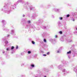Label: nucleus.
<instances>
[{
	"instance_id": "obj_6",
	"label": "nucleus",
	"mask_w": 77,
	"mask_h": 77,
	"mask_svg": "<svg viewBox=\"0 0 77 77\" xmlns=\"http://www.w3.org/2000/svg\"><path fill=\"white\" fill-rule=\"evenodd\" d=\"M28 54H30L31 53V52L29 51L28 52Z\"/></svg>"
},
{
	"instance_id": "obj_2",
	"label": "nucleus",
	"mask_w": 77,
	"mask_h": 77,
	"mask_svg": "<svg viewBox=\"0 0 77 77\" xmlns=\"http://www.w3.org/2000/svg\"><path fill=\"white\" fill-rule=\"evenodd\" d=\"M14 46H12L11 48V50H13V49H14Z\"/></svg>"
},
{
	"instance_id": "obj_11",
	"label": "nucleus",
	"mask_w": 77,
	"mask_h": 77,
	"mask_svg": "<svg viewBox=\"0 0 77 77\" xmlns=\"http://www.w3.org/2000/svg\"><path fill=\"white\" fill-rule=\"evenodd\" d=\"M59 33L60 34H62V31H60L59 32Z\"/></svg>"
},
{
	"instance_id": "obj_13",
	"label": "nucleus",
	"mask_w": 77,
	"mask_h": 77,
	"mask_svg": "<svg viewBox=\"0 0 77 77\" xmlns=\"http://www.w3.org/2000/svg\"><path fill=\"white\" fill-rule=\"evenodd\" d=\"M60 20H62V17H60Z\"/></svg>"
},
{
	"instance_id": "obj_9",
	"label": "nucleus",
	"mask_w": 77,
	"mask_h": 77,
	"mask_svg": "<svg viewBox=\"0 0 77 77\" xmlns=\"http://www.w3.org/2000/svg\"><path fill=\"white\" fill-rule=\"evenodd\" d=\"M16 49H18V46L17 45L16 46Z\"/></svg>"
},
{
	"instance_id": "obj_14",
	"label": "nucleus",
	"mask_w": 77,
	"mask_h": 77,
	"mask_svg": "<svg viewBox=\"0 0 77 77\" xmlns=\"http://www.w3.org/2000/svg\"><path fill=\"white\" fill-rule=\"evenodd\" d=\"M6 50H7V51H8V50H9V49L7 48Z\"/></svg>"
},
{
	"instance_id": "obj_12",
	"label": "nucleus",
	"mask_w": 77,
	"mask_h": 77,
	"mask_svg": "<svg viewBox=\"0 0 77 77\" xmlns=\"http://www.w3.org/2000/svg\"><path fill=\"white\" fill-rule=\"evenodd\" d=\"M43 56H47V55H46L45 54H44L43 55Z\"/></svg>"
},
{
	"instance_id": "obj_3",
	"label": "nucleus",
	"mask_w": 77,
	"mask_h": 77,
	"mask_svg": "<svg viewBox=\"0 0 77 77\" xmlns=\"http://www.w3.org/2000/svg\"><path fill=\"white\" fill-rule=\"evenodd\" d=\"M32 44H35V42L33 41H32Z\"/></svg>"
},
{
	"instance_id": "obj_16",
	"label": "nucleus",
	"mask_w": 77,
	"mask_h": 77,
	"mask_svg": "<svg viewBox=\"0 0 77 77\" xmlns=\"http://www.w3.org/2000/svg\"><path fill=\"white\" fill-rule=\"evenodd\" d=\"M55 38H57V35H55Z\"/></svg>"
},
{
	"instance_id": "obj_20",
	"label": "nucleus",
	"mask_w": 77,
	"mask_h": 77,
	"mask_svg": "<svg viewBox=\"0 0 77 77\" xmlns=\"http://www.w3.org/2000/svg\"><path fill=\"white\" fill-rule=\"evenodd\" d=\"M45 77H46V76H45Z\"/></svg>"
},
{
	"instance_id": "obj_15",
	"label": "nucleus",
	"mask_w": 77,
	"mask_h": 77,
	"mask_svg": "<svg viewBox=\"0 0 77 77\" xmlns=\"http://www.w3.org/2000/svg\"><path fill=\"white\" fill-rule=\"evenodd\" d=\"M73 21H75V20H74V19H73Z\"/></svg>"
},
{
	"instance_id": "obj_1",
	"label": "nucleus",
	"mask_w": 77,
	"mask_h": 77,
	"mask_svg": "<svg viewBox=\"0 0 77 77\" xmlns=\"http://www.w3.org/2000/svg\"><path fill=\"white\" fill-rule=\"evenodd\" d=\"M67 54H71V51H69L67 52Z\"/></svg>"
},
{
	"instance_id": "obj_7",
	"label": "nucleus",
	"mask_w": 77,
	"mask_h": 77,
	"mask_svg": "<svg viewBox=\"0 0 77 77\" xmlns=\"http://www.w3.org/2000/svg\"><path fill=\"white\" fill-rule=\"evenodd\" d=\"M47 55H49L50 54V52H48L47 53Z\"/></svg>"
},
{
	"instance_id": "obj_10",
	"label": "nucleus",
	"mask_w": 77,
	"mask_h": 77,
	"mask_svg": "<svg viewBox=\"0 0 77 77\" xmlns=\"http://www.w3.org/2000/svg\"><path fill=\"white\" fill-rule=\"evenodd\" d=\"M67 17H69V14H68L66 16Z\"/></svg>"
},
{
	"instance_id": "obj_8",
	"label": "nucleus",
	"mask_w": 77,
	"mask_h": 77,
	"mask_svg": "<svg viewBox=\"0 0 77 77\" xmlns=\"http://www.w3.org/2000/svg\"><path fill=\"white\" fill-rule=\"evenodd\" d=\"M27 23L29 24L30 23V21H28Z\"/></svg>"
},
{
	"instance_id": "obj_4",
	"label": "nucleus",
	"mask_w": 77,
	"mask_h": 77,
	"mask_svg": "<svg viewBox=\"0 0 77 77\" xmlns=\"http://www.w3.org/2000/svg\"><path fill=\"white\" fill-rule=\"evenodd\" d=\"M44 41L45 42H47V41L45 39H44Z\"/></svg>"
},
{
	"instance_id": "obj_18",
	"label": "nucleus",
	"mask_w": 77,
	"mask_h": 77,
	"mask_svg": "<svg viewBox=\"0 0 77 77\" xmlns=\"http://www.w3.org/2000/svg\"><path fill=\"white\" fill-rule=\"evenodd\" d=\"M23 17H25V16H24V15H23Z\"/></svg>"
},
{
	"instance_id": "obj_17",
	"label": "nucleus",
	"mask_w": 77,
	"mask_h": 77,
	"mask_svg": "<svg viewBox=\"0 0 77 77\" xmlns=\"http://www.w3.org/2000/svg\"><path fill=\"white\" fill-rule=\"evenodd\" d=\"M59 51H57V53H59Z\"/></svg>"
},
{
	"instance_id": "obj_19",
	"label": "nucleus",
	"mask_w": 77,
	"mask_h": 77,
	"mask_svg": "<svg viewBox=\"0 0 77 77\" xmlns=\"http://www.w3.org/2000/svg\"><path fill=\"white\" fill-rule=\"evenodd\" d=\"M76 30H77V28H76Z\"/></svg>"
},
{
	"instance_id": "obj_5",
	"label": "nucleus",
	"mask_w": 77,
	"mask_h": 77,
	"mask_svg": "<svg viewBox=\"0 0 77 77\" xmlns=\"http://www.w3.org/2000/svg\"><path fill=\"white\" fill-rule=\"evenodd\" d=\"M31 66H32V67H34L35 66L33 64H32L31 65Z\"/></svg>"
}]
</instances>
